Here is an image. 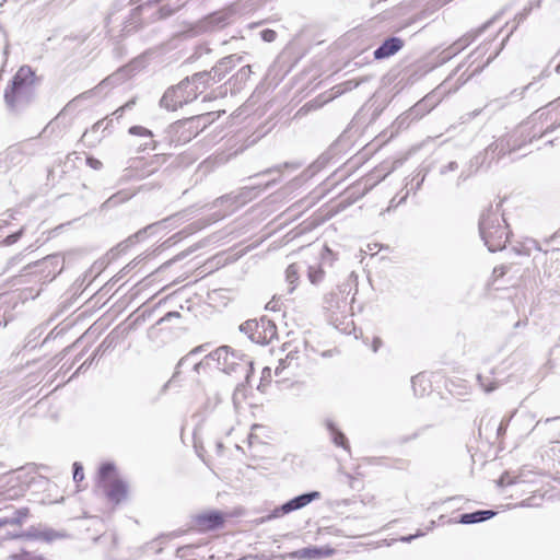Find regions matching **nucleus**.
Instances as JSON below:
<instances>
[{
    "label": "nucleus",
    "instance_id": "obj_18",
    "mask_svg": "<svg viewBox=\"0 0 560 560\" xmlns=\"http://www.w3.org/2000/svg\"><path fill=\"white\" fill-rule=\"evenodd\" d=\"M36 485H37V490L43 489L44 491L48 492L47 495H44L40 499V503L51 504V503L59 502V499L57 498V495L52 494V492H58V487L56 483L51 482L48 478L37 474Z\"/></svg>",
    "mask_w": 560,
    "mask_h": 560
},
{
    "label": "nucleus",
    "instance_id": "obj_16",
    "mask_svg": "<svg viewBox=\"0 0 560 560\" xmlns=\"http://www.w3.org/2000/svg\"><path fill=\"white\" fill-rule=\"evenodd\" d=\"M324 425L329 432L330 441L338 447H342L346 452L350 453V444L346 435L338 429L331 419H325Z\"/></svg>",
    "mask_w": 560,
    "mask_h": 560
},
{
    "label": "nucleus",
    "instance_id": "obj_23",
    "mask_svg": "<svg viewBox=\"0 0 560 560\" xmlns=\"http://www.w3.org/2000/svg\"><path fill=\"white\" fill-rule=\"evenodd\" d=\"M119 81L118 73L112 74L107 78H105L98 85H96L94 89H91L89 91L83 92L78 96V98H89L94 95H96L100 91H102L105 88L114 86Z\"/></svg>",
    "mask_w": 560,
    "mask_h": 560
},
{
    "label": "nucleus",
    "instance_id": "obj_59",
    "mask_svg": "<svg viewBox=\"0 0 560 560\" xmlns=\"http://www.w3.org/2000/svg\"><path fill=\"white\" fill-rule=\"evenodd\" d=\"M450 79H451V78H448L446 81H444V83L440 86V89H441V88H444V89H445V88H446V84H447V83H448V81H450Z\"/></svg>",
    "mask_w": 560,
    "mask_h": 560
},
{
    "label": "nucleus",
    "instance_id": "obj_38",
    "mask_svg": "<svg viewBox=\"0 0 560 560\" xmlns=\"http://www.w3.org/2000/svg\"><path fill=\"white\" fill-rule=\"evenodd\" d=\"M136 101L135 98L128 101L126 104H124L122 106L118 107L114 113L113 115L116 116L117 118H120L124 113L128 109H131L132 106L135 105Z\"/></svg>",
    "mask_w": 560,
    "mask_h": 560
},
{
    "label": "nucleus",
    "instance_id": "obj_43",
    "mask_svg": "<svg viewBox=\"0 0 560 560\" xmlns=\"http://www.w3.org/2000/svg\"><path fill=\"white\" fill-rule=\"evenodd\" d=\"M178 317H180L179 312H176V311L168 312V313H166L163 317H161V318H160V320L158 322V324H162V323H165V322H170L171 319H173V318H178Z\"/></svg>",
    "mask_w": 560,
    "mask_h": 560
},
{
    "label": "nucleus",
    "instance_id": "obj_17",
    "mask_svg": "<svg viewBox=\"0 0 560 560\" xmlns=\"http://www.w3.org/2000/svg\"><path fill=\"white\" fill-rule=\"evenodd\" d=\"M196 524L201 530L219 528L223 524V516L220 512L200 514L196 517Z\"/></svg>",
    "mask_w": 560,
    "mask_h": 560
},
{
    "label": "nucleus",
    "instance_id": "obj_30",
    "mask_svg": "<svg viewBox=\"0 0 560 560\" xmlns=\"http://www.w3.org/2000/svg\"><path fill=\"white\" fill-rule=\"evenodd\" d=\"M250 73L252 69L249 65L242 67L234 75V85L241 89V86L249 79Z\"/></svg>",
    "mask_w": 560,
    "mask_h": 560
},
{
    "label": "nucleus",
    "instance_id": "obj_28",
    "mask_svg": "<svg viewBox=\"0 0 560 560\" xmlns=\"http://www.w3.org/2000/svg\"><path fill=\"white\" fill-rule=\"evenodd\" d=\"M477 380L485 393H491L500 386V383L490 375L478 374Z\"/></svg>",
    "mask_w": 560,
    "mask_h": 560
},
{
    "label": "nucleus",
    "instance_id": "obj_4",
    "mask_svg": "<svg viewBox=\"0 0 560 560\" xmlns=\"http://www.w3.org/2000/svg\"><path fill=\"white\" fill-rule=\"evenodd\" d=\"M210 359H212L215 368L226 374H244L247 376L252 366V362L247 358L231 351L228 346L219 347L210 352Z\"/></svg>",
    "mask_w": 560,
    "mask_h": 560
},
{
    "label": "nucleus",
    "instance_id": "obj_15",
    "mask_svg": "<svg viewBox=\"0 0 560 560\" xmlns=\"http://www.w3.org/2000/svg\"><path fill=\"white\" fill-rule=\"evenodd\" d=\"M165 1L166 0H149L143 5L137 8L135 11L143 12L145 10L151 9L153 5H159L158 19H164V18L172 15L174 12H176L183 5V3H179L178 1H176L173 4L165 2Z\"/></svg>",
    "mask_w": 560,
    "mask_h": 560
},
{
    "label": "nucleus",
    "instance_id": "obj_27",
    "mask_svg": "<svg viewBox=\"0 0 560 560\" xmlns=\"http://www.w3.org/2000/svg\"><path fill=\"white\" fill-rule=\"evenodd\" d=\"M66 537L65 533L54 530L51 528H37V540H42L45 542H51L57 539H62Z\"/></svg>",
    "mask_w": 560,
    "mask_h": 560
},
{
    "label": "nucleus",
    "instance_id": "obj_21",
    "mask_svg": "<svg viewBox=\"0 0 560 560\" xmlns=\"http://www.w3.org/2000/svg\"><path fill=\"white\" fill-rule=\"evenodd\" d=\"M250 189H247L238 195H225L215 200V205H229V212H233L240 205H243L247 200V195Z\"/></svg>",
    "mask_w": 560,
    "mask_h": 560
},
{
    "label": "nucleus",
    "instance_id": "obj_32",
    "mask_svg": "<svg viewBox=\"0 0 560 560\" xmlns=\"http://www.w3.org/2000/svg\"><path fill=\"white\" fill-rule=\"evenodd\" d=\"M108 128V124H105V119H101L95 122L90 130H86L83 135V139L91 138L94 133L102 130L103 132Z\"/></svg>",
    "mask_w": 560,
    "mask_h": 560
},
{
    "label": "nucleus",
    "instance_id": "obj_39",
    "mask_svg": "<svg viewBox=\"0 0 560 560\" xmlns=\"http://www.w3.org/2000/svg\"><path fill=\"white\" fill-rule=\"evenodd\" d=\"M84 478V474H83V467L81 466L80 463H74L73 464V480L75 482H80L82 481Z\"/></svg>",
    "mask_w": 560,
    "mask_h": 560
},
{
    "label": "nucleus",
    "instance_id": "obj_33",
    "mask_svg": "<svg viewBox=\"0 0 560 560\" xmlns=\"http://www.w3.org/2000/svg\"><path fill=\"white\" fill-rule=\"evenodd\" d=\"M294 359V355L292 353H289L284 359L279 360V364L275 370L276 375H280L287 368L290 366Z\"/></svg>",
    "mask_w": 560,
    "mask_h": 560
},
{
    "label": "nucleus",
    "instance_id": "obj_49",
    "mask_svg": "<svg viewBox=\"0 0 560 560\" xmlns=\"http://www.w3.org/2000/svg\"><path fill=\"white\" fill-rule=\"evenodd\" d=\"M527 244L529 246L534 247L536 250H541V247H540L539 243L536 240L530 238V240L527 241Z\"/></svg>",
    "mask_w": 560,
    "mask_h": 560
},
{
    "label": "nucleus",
    "instance_id": "obj_24",
    "mask_svg": "<svg viewBox=\"0 0 560 560\" xmlns=\"http://www.w3.org/2000/svg\"><path fill=\"white\" fill-rule=\"evenodd\" d=\"M136 191L130 189H122L112 195L104 203L103 207L110 208L118 206L135 196Z\"/></svg>",
    "mask_w": 560,
    "mask_h": 560
},
{
    "label": "nucleus",
    "instance_id": "obj_12",
    "mask_svg": "<svg viewBox=\"0 0 560 560\" xmlns=\"http://www.w3.org/2000/svg\"><path fill=\"white\" fill-rule=\"evenodd\" d=\"M243 57L238 55H230L222 58L212 69V83L220 82L225 74L242 61Z\"/></svg>",
    "mask_w": 560,
    "mask_h": 560
},
{
    "label": "nucleus",
    "instance_id": "obj_60",
    "mask_svg": "<svg viewBox=\"0 0 560 560\" xmlns=\"http://www.w3.org/2000/svg\"><path fill=\"white\" fill-rule=\"evenodd\" d=\"M79 100H80V98H78V96H77L75 98H73L71 102H69V103H68V106H71V105H72V103H74V102H77V101H79Z\"/></svg>",
    "mask_w": 560,
    "mask_h": 560
},
{
    "label": "nucleus",
    "instance_id": "obj_10",
    "mask_svg": "<svg viewBox=\"0 0 560 560\" xmlns=\"http://www.w3.org/2000/svg\"><path fill=\"white\" fill-rule=\"evenodd\" d=\"M499 15L500 14L494 15L492 19L482 24L477 31L465 34L462 38L452 44L447 49L443 51V61L460 52L465 47L474 42L478 35L485 32L499 18Z\"/></svg>",
    "mask_w": 560,
    "mask_h": 560
},
{
    "label": "nucleus",
    "instance_id": "obj_14",
    "mask_svg": "<svg viewBox=\"0 0 560 560\" xmlns=\"http://www.w3.org/2000/svg\"><path fill=\"white\" fill-rule=\"evenodd\" d=\"M104 492L109 501L118 504L126 499L127 485L120 479H114L104 483Z\"/></svg>",
    "mask_w": 560,
    "mask_h": 560
},
{
    "label": "nucleus",
    "instance_id": "obj_42",
    "mask_svg": "<svg viewBox=\"0 0 560 560\" xmlns=\"http://www.w3.org/2000/svg\"><path fill=\"white\" fill-rule=\"evenodd\" d=\"M85 161L86 164L93 170H101L103 166V163L100 160L92 156H88Z\"/></svg>",
    "mask_w": 560,
    "mask_h": 560
},
{
    "label": "nucleus",
    "instance_id": "obj_40",
    "mask_svg": "<svg viewBox=\"0 0 560 560\" xmlns=\"http://www.w3.org/2000/svg\"><path fill=\"white\" fill-rule=\"evenodd\" d=\"M497 54L494 56H491L487 59V61L482 66H477L464 80L462 83H465L467 80H469L472 75L479 73L487 65H489L493 58H495Z\"/></svg>",
    "mask_w": 560,
    "mask_h": 560
},
{
    "label": "nucleus",
    "instance_id": "obj_46",
    "mask_svg": "<svg viewBox=\"0 0 560 560\" xmlns=\"http://www.w3.org/2000/svg\"><path fill=\"white\" fill-rule=\"evenodd\" d=\"M532 86V83L527 84L526 86H524L523 89L521 90H513L511 93H510V96H518V97H523L525 92Z\"/></svg>",
    "mask_w": 560,
    "mask_h": 560
},
{
    "label": "nucleus",
    "instance_id": "obj_44",
    "mask_svg": "<svg viewBox=\"0 0 560 560\" xmlns=\"http://www.w3.org/2000/svg\"><path fill=\"white\" fill-rule=\"evenodd\" d=\"M532 9H533V5H532V4H528L527 7H525V8L523 9V11H522V12H520V13L516 15V20L518 21V23H520V22H522V21H524V20L527 18V15L530 13Z\"/></svg>",
    "mask_w": 560,
    "mask_h": 560
},
{
    "label": "nucleus",
    "instance_id": "obj_26",
    "mask_svg": "<svg viewBox=\"0 0 560 560\" xmlns=\"http://www.w3.org/2000/svg\"><path fill=\"white\" fill-rule=\"evenodd\" d=\"M129 133L130 135H133V136H139V137H145L149 139V142H144L142 145H143V150L145 149H154V141L152 140V137H153V133L151 130L142 127V126H132L129 128Z\"/></svg>",
    "mask_w": 560,
    "mask_h": 560
},
{
    "label": "nucleus",
    "instance_id": "obj_6",
    "mask_svg": "<svg viewBox=\"0 0 560 560\" xmlns=\"http://www.w3.org/2000/svg\"><path fill=\"white\" fill-rule=\"evenodd\" d=\"M206 350L207 345H201L183 357L177 363L176 371L168 383L175 381V378L180 374V370L185 368H189L190 372L195 375L207 373L208 370L213 365L212 359H210V353L206 354L201 360L197 359L198 354L203 353Z\"/></svg>",
    "mask_w": 560,
    "mask_h": 560
},
{
    "label": "nucleus",
    "instance_id": "obj_34",
    "mask_svg": "<svg viewBox=\"0 0 560 560\" xmlns=\"http://www.w3.org/2000/svg\"><path fill=\"white\" fill-rule=\"evenodd\" d=\"M192 549H194V546H191V545L182 546V547L177 548L176 556L180 559L188 560L192 556V552H191Z\"/></svg>",
    "mask_w": 560,
    "mask_h": 560
},
{
    "label": "nucleus",
    "instance_id": "obj_53",
    "mask_svg": "<svg viewBox=\"0 0 560 560\" xmlns=\"http://www.w3.org/2000/svg\"><path fill=\"white\" fill-rule=\"evenodd\" d=\"M271 374L270 368H265L262 371V378L269 377Z\"/></svg>",
    "mask_w": 560,
    "mask_h": 560
},
{
    "label": "nucleus",
    "instance_id": "obj_3",
    "mask_svg": "<svg viewBox=\"0 0 560 560\" xmlns=\"http://www.w3.org/2000/svg\"><path fill=\"white\" fill-rule=\"evenodd\" d=\"M350 291V287L343 284L339 287L338 291L326 295L324 301V307L330 324L342 332H350L353 326V320L351 319V304L354 296L349 299Z\"/></svg>",
    "mask_w": 560,
    "mask_h": 560
},
{
    "label": "nucleus",
    "instance_id": "obj_61",
    "mask_svg": "<svg viewBox=\"0 0 560 560\" xmlns=\"http://www.w3.org/2000/svg\"><path fill=\"white\" fill-rule=\"evenodd\" d=\"M79 100H80V98H78V96H77L75 98H73L71 102H69V103H68V106H71V105H72V103H74V102H77V101H79Z\"/></svg>",
    "mask_w": 560,
    "mask_h": 560
},
{
    "label": "nucleus",
    "instance_id": "obj_58",
    "mask_svg": "<svg viewBox=\"0 0 560 560\" xmlns=\"http://www.w3.org/2000/svg\"><path fill=\"white\" fill-rule=\"evenodd\" d=\"M558 418H559V417H555V418H547V419H545V420H544V422H545V423H549L550 421L556 420V419H558Z\"/></svg>",
    "mask_w": 560,
    "mask_h": 560
},
{
    "label": "nucleus",
    "instance_id": "obj_41",
    "mask_svg": "<svg viewBox=\"0 0 560 560\" xmlns=\"http://www.w3.org/2000/svg\"><path fill=\"white\" fill-rule=\"evenodd\" d=\"M514 483H517V480L512 478L508 472L502 475L499 479L500 486H510V485H514Z\"/></svg>",
    "mask_w": 560,
    "mask_h": 560
},
{
    "label": "nucleus",
    "instance_id": "obj_45",
    "mask_svg": "<svg viewBox=\"0 0 560 560\" xmlns=\"http://www.w3.org/2000/svg\"><path fill=\"white\" fill-rule=\"evenodd\" d=\"M458 168V164L454 161L450 162L447 165L443 166L440 170L441 174H446L447 172H454Z\"/></svg>",
    "mask_w": 560,
    "mask_h": 560
},
{
    "label": "nucleus",
    "instance_id": "obj_63",
    "mask_svg": "<svg viewBox=\"0 0 560 560\" xmlns=\"http://www.w3.org/2000/svg\"><path fill=\"white\" fill-rule=\"evenodd\" d=\"M271 172H272V168H268V170L264 171L262 174H269Z\"/></svg>",
    "mask_w": 560,
    "mask_h": 560
},
{
    "label": "nucleus",
    "instance_id": "obj_31",
    "mask_svg": "<svg viewBox=\"0 0 560 560\" xmlns=\"http://www.w3.org/2000/svg\"><path fill=\"white\" fill-rule=\"evenodd\" d=\"M307 276L313 284H317L324 279V270L320 266H308Z\"/></svg>",
    "mask_w": 560,
    "mask_h": 560
},
{
    "label": "nucleus",
    "instance_id": "obj_54",
    "mask_svg": "<svg viewBox=\"0 0 560 560\" xmlns=\"http://www.w3.org/2000/svg\"><path fill=\"white\" fill-rule=\"evenodd\" d=\"M154 224L147 226L144 230L139 231L133 237H139L140 235L144 234L148 229L153 228Z\"/></svg>",
    "mask_w": 560,
    "mask_h": 560
},
{
    "label": "nucleus",
    "instance_id": "obj_64",
    "mask_svg": "<svg viewBox=\"0 0 560 560\" xmlns=\"http://www.w3.org/2000/svg\"><path fill=\"white\" fill-rule=\"evenodd\" d=\"M556 71L560 73V63L557 66Z\"/></svg>",
    "mask_w": 560,
    "mask_h": 560
},
{
    "label": "nucleus",
    "instance_id": "obj_19",
    "mask_svg": "<svg viewBox=\"0 0 560 560\" xmlns=\"http://www.w3.org/2000/svg\"><path fill=\"white\" fill-rule=\"evenodd\" d=\"M497 513L492 510H478L471 513H464L459 516L460 524H477L492 518Z\"/></svg>",
    "mask_w": 560,
    "mask_h": 560
},
{
    "label": "nucleus",
    "instance_id": "obj_35",
    "mask_svg": "<svg viewBox=\"0 0 560 560\" xmlns=\"http://www.w3.org/2000/svg\"><path fill=\"white\" fill-rule=\"evenodd\" d=\"M497 151H498V155L504 154V143H503V140H500V141H497V142L490 144L487 148L486 153L487 154H489V153L494 154Z\"/></svg>",
    "mask_w": 560,
    "mask_h": 560
},
{
    "label": "nucleus",
    "instance_id": "obj_57",
    "mask_svg": "<svg viewBox=\"0 0 560 560\" xmlns=\"http://www.w3.org/2000/svg\"><path fill=\"white\" fill-rule=\"evenodd\" d=\"M218 453H221L223 450V444L221 442L217 443Z\"/></svg>",
    "mask_w": 560,
    "mask_h": 560
},
{
    "label": "nucleus",
    "instance_id": "obj_62",
    "mask_svg": "<svg viewBox=\"0 0 560 560\" xmlns=\"http://www.w3.org/2000/svg\"><path fill=\"white\" fill-rule=\"evenodd\" d=\"M308 107H310V104H305L303 107H301L300 112H302V110H304V109H306Z\"/></svg>",
    "mask_w": 560,
    "mask_h": 560
},
{
    "label": "nucleus",
    "instance_id": "obj_29",
    "mask_svg": "<svg viewBox=\"0 0 560 560\" xmlns=\"http://www.w3.org/2000/svg\"><path fill=\"white\" fill-rule=\"evenodd\" d=\"M412 388L416 395H424L428 380L424 374H418L411 378Z\"/></svg>",
    "mask_w": 560,
    "mask_h": 560
},
{
    "label": "nucleus",
    "instance_id": "obj_1",
    "mask_svg": "<svg viewBox=\"0 0 560 560\" xmlns=\"http://www.w3.org/2000/svg\"><path fill=\"white\" fill-rule=\"evenodd\" d=\"M35 94V73L27 67H21L4 90V103L10 113L18 114L31 105Z\"/></svg>",
    "mask_w": 560,
    "mask_h": 560
},
{
    "label": "nucleus",
    "instance_id": "obj_51",
    "mask_svg": "<svg viewBox=\"0 0 560 560\" xmlns=\"http://www.w3.org/2000/svg\"><path fill=\"white\" fill-rule=\"evenodd\" d=\"M482 112V109H475L472 110L471 113L468 114V118L471 119V118H475L477 117L480 113Z\"/></svg>",
    "mask_w": 560,
    "mask_h": 560
},
{
    "label": "nucleus",
    "instance_id": "obj_56",
    "mask_svg": "<svg viewBox=\"0 0 560 560\" xmlns=\"http://www.w3.org/2000/svg\"><path fill=\"white\" fill-rule=\"evenodd\" d=\"M423 180H424V175L420 179H418V182H416V189L420 188V186L423 183Z\"/></svg>",
    "mask_w": 560,
    "mask_h": 560
},
{
    "label": "nucleus",
    "instance_id": "obj_25",
    "mask_svg": "<svg viewBox=\"0 0 560 560\" xmlns=\"http://www.w3.org/2000/svg\"><path fill=\"white\" fill-rule=\"evenodd\" d=\"M302 267H303L302 264L294 262V264L289 265L285 270V279H287L288 283L290 284V288H289L290 293L295 288V284L299 280V272L302 269Z\"/></svg>",
    "mask_w": 560,
    "mask_h": 560
},
{
    "label": "nucleus",
    "instance_id": "obj_36",
    "mask_svg": "<svg viewBox=\"0 0 560 560\" xmlns=\"http://www.w3.org/2000/svg\"><path fill=\"white\" fill-rule=\"evenodd\" d=\"M114 470L115 466L112 463L103 464L98 470L101 479H106Z\"/></svg>",
    "mask_w": 560,
    "mask_h": 560
},
{
    "label": "nucleus",
    "instance_id": "obj_22",
    "mask_svg": "<svg viewBox=\"0 0 560 560\" xmlns=\"http://www.w3.org/2000/svg\"><path fill=\"white\" fill-rule=\"evenodd\" d=\"M332 553H334L332 549H326L325 550L323 548L308 547V548H303V549H300V550L295 551L293 553V556L298 557L300 559L312 560V559L320 558L323 556H329V555H332Z\"/></svg>",
    "mask_w": 560,
    "mask_h": 560
},
{
    "label": "nucleus",
    "instance_id": "obj_50",
    "mask_svg": "<svg viewBox=\"0 0 560 560\" xmlns=\"http://www.w3.org/2000/svg\"><path fill=\"white\" fill-rule=\"evenodd\" d=\"M506 430V424L502 421L498 428V435H501L505 432Z\"/></svg>",
    "mask_w": 560,
    "mask_h": 560
},
{
    "label": "nucleus",
    "instance_id": "obj_7",
    "mask_svg": "<svg viewBox=\"0 0 560 560\" xmlns=\"http://www.w3.org/2000/svg\"><path fill=\"white\" fill-rule=\"evenodd\" d=\"M240 330L256 343L269 342L277 332L276 325L265 317H261L259 320L248 319L244 322L241 324Z\"/></svg>",
    "mask_w": 560,
    "mask_h": 560
},
{
    "label": "nucleus",
    "instance_id": "obj_47",
    "mask_svg": "<svg viewBox=\"0 0 560 560\" xmlns=\"http://www.w3.org/2000/svg\"><path fill=\"white\" fill-rule=\"evenodd\" d=\"M423 535H424V533H422L421 530H418L415 535L402 536V537L400 538V541H402V542H410V541H412L415 538H417V537H421V536H423Z\"/></svg>",
    "mask_w": 560,
    "mask_h": 560
},
{
    "label": "nucleus",
    "instance_id": "obj_37",
    "mask_svg": "<svg viewBox=\"0 0 560 560\" xmlns=\"http://www.w3.org/2000/svg\"><path fill=\"white\" fill-rule=\"evenodd\" d=\"M260 38L266 43H272L277 38V33L273 30L266 28L260 32Z\"/></svg>",
    "mask_w": 560,
    "mask_h": 560
},
{
    "label": "nucleus",
    "instance_id": "obj_2",
    "mask_svg": "<svg viewBox=\"0 0 560 560\" xmlns=\"http://www.w3.org/2000/svg\"><path fill=\"white\" fill-rule=\"evenodd\" d=\"M500 203L482 212L479 220V233L489 252H498L505 247L509 240L508 225L500 213Z\"/></svg>",
    "mask_w": 560,
    "mask_h": 560
},
{
    "label": "nucleus",
    "instance_id": "obj_13",
    "mask_svg": "<svg viewBox=\"0 0 560 560\" xmlns=\"http://www.w3.org/2000/svg\"><path fill=\"white\" fill-rule=\"evenodd\" d=\"M404 47V40L399 37L392 36L386 38L373 52L376 60L389 58Z\"/></svg>",
    "mask_w": 560,
    "mask_h": 560
},
{
    "label": "nucleus",
    "instance_id": "obj_8",
    "mask_svg": "<svg viewBox=\"0 0 560 560\" xmlns=\"http://www.w3.org/2000/svg\"><path fill=\"white\" fill-rule=\"evenodd\" d=\"M63 258L58 255H47L40 260H37V276L40 275L39 280L43 282L52 281L63 269Z\"/></svg>",
    "mask_w": 560,
    "mask_h": 560
},
{
    "label": "nucleus",
    "instance_id": "obj_48",
    "mask_svg": "<svg viewBox=\"0 0 560 560\" xmlns=\"http://www.w3.org/2000/svg\"><path fill=\"white\" fill-rule=\"evenodd\" d=\"M20 234H21V232L7 236V238L4 240V243L7 245H11V244L15 243L18 241V238L20 237Z\"/></svg>",
    "mask_w": 560,
    "mask_h": 560
},
{
    "label": "nucleus",
    "instance_id": "obj_11",
    "mask_svg": "<svg viewBox=\"0 0 560 560\" xmlns=\"http://www.w3.org/2000/svg\"><path fill=\"white\" fill-rule=\"evenodd\" d=\"M439 103V92L434 91L432 93H429L405 114L402 120H418L422 118L425 114L430 113Z\"/></svg>",
    "mask_w": 560,
    "mask_h": 560
},
{
    "label": "nucleus",
    "instance_id": "obj_52",
    "mask_svg": "<svg viewBox=\"0 0 560 560\" xmlns=\"http://www.w3.org/2000/svg\"><path fill=\"white\" fill-rule=\"evenodd\" d=\"M382 341L378 339V338H375L374 339V342H373V351L376 352L378 347L381 346Z\"/></svg>",
    "mask_w": 560,
    "mask_h": 560
},
{
    "label": "nucleus",
    "instance_id": "obj_55",
    "mask_svg": "<svg viewBox=\"0 0 560 560\" xmlns=\"http://www.w3.org/2000/svg\"><path fill=\"white\" fill-rule=\"evenodd\" d=\"M346 477L349 480L350 486L353 488L354 477L350 474H346Z\"/></svg>",
    "mask_w": 560,
    "mask_h": 560
},
{
    "label": "nucleus",
    "instance_id": "obj_5",
    "mask_svg": "<svg viewBox=\"0 0 560 560\" xmlns=\"http://www.w3.org/2000/svg\"><path fill=\"white\" fill-rule=\"evenodd\" d=\"M197 98L196 89L185 79L177 85L166 90L163 94L160 105L168 110H176L184 104H188Z\"/></svg>",
    "mask_w": 560,
    "mask_h": 560
},
{
    "label": "nucleus",
    "instance_id": "obj_9",
    "mask_svg": "<svg viewBox=\"0 0 560 560\" xmlns=\"http://www.w3.org/2000/svg\"><path fill=\"white\" fill-rule=\"evenodd\" d=\"M319 498L320 492L318 491H311L296 495L293 499L280 505L279 508H276L271 516L279 517L280 515H284L293 511L300 510L310 504L311 502H313L314 500H318Z\"/></svg>",
    "mask_w": 560,
    "mask_h": 560
},
{
    "label": "nucleus",
    "instance_id": "obj_20",
    "mask_svg": "<svg viewBox=\"0 0 560 560\" xmlns=\"http://www.w3.org/2000/svg\"><path fill=\"white\" fill-rule=\"evenodd\" d=\"M192 89H196L197 96L201 94L212 82V74L210 71H202L186 78Z\"/></svg>",
    "mask_w": 560,
    "mask_h": 560
}]
</instances>
